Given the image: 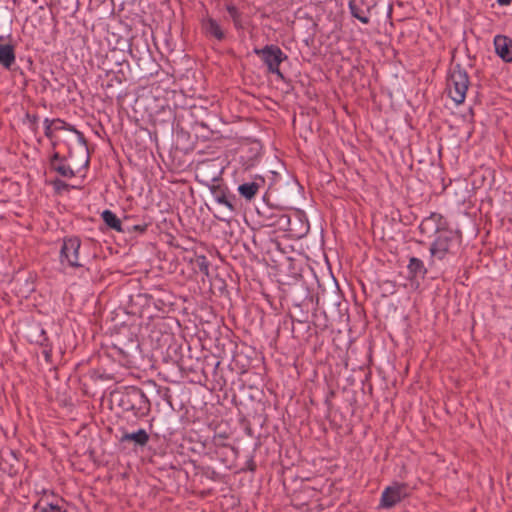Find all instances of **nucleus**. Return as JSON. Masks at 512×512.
Returning <instances> with one entry per match:
<instances>
[{
	"mask_svg": "<svg viewBox=\"0 0 512 512\" xmlns=\"http://www.w3.org/2000/svg\"><path fill=\"white\" fill-rule=\"evenodd\" d=\"M111 401L126 420L137 422L151 412V401L145 392L137 386H128L111 393Z\"/></svg>",
	"mask_w": 512,
	"mask_h": 512,
	"instance_id": "f257e3e1",
	"label": "nucleus"
},
{
	"mask_svg": "<svg viewBox=\"0 0 512 512\" xmlns=\"http://www.w3.org/2000/svg\"><path fill=\"white\" fill-rule=\"evenodd\" d=\"M174 321V318L167 319L160 315L149 319L145 325L140 326L142 345L149 348L153 354L163 350L175 338L170 324Z\"/></svg>",
	"mask_w": 512,
	"mask_h": 512,
	"instance_id": "f03ea898",
	"label": "nucleus"
},
{
	"mask_svg": "<svg viewBox=\"0 0 512 512\" xmlns=\"http://www.w3.org/2000/svg\"><path fill=\"white\" fill-rule=\"evenodd\" d=\"M318 289L315 296L316 308H324L330 313L341 315L345 301L336 279L333 277L326 284L318 283Z\"/></svg>",
	"mask_w": 512,
	"mask_h": 512,
	"instance_id": "7ed1b4c3",
	"label": "nucleus"
},
{
	"mask_svg": "<svg viewBox=\"0 0 512 512\" xmlns=\"http://www.w3.org/2000/svg\"><path fill=\"white\" fill-rule=\"evenodd\" d=\"M292 282L283 281L282 285H286L287 288L284 290L286 293L287 299L291 302L293 307H305L307 308H316L315 304V296L313 292L310 290L308 285L303 279L301 274H294V276L290 277Z\"/></svg>",
	"mask_w": 512,
	"mask_h": 512,
	"instance_id": "20e7f679",
	"label": "nucleus"
},
{
	"mask_svg": "<svg viewBox=\"0 0 512 512\" xmlns=\"http://www.w3.org/2000/svg\"><path fill=\"white\" fill-rule=\"evenodd\" d=\"M462 243V232L450 225L440 232L430 245L431 257L443 260L447 255L455 254Z\"/></svg>",
	"mask_w": 512,
	"mask_h": 512,
	"instance_id": "39448f33",
	"label": "nucleus"
},
{
	"mask_svg": "<svg viewBox=\"0 0 512 512\" xmlns=\"http://www.w3.org/2000/svg\"><path fill=\"white\" fill-rule=\"evenodd\" d=\"M470 81L467 71L456 64L450 70L446 83L448 96L458 105L465 101Z\"/></svg>",
	"mask_w": 512,
	"mask_h": 512,
	"instance_id": "423d86ee",
	"label": "nucleus"
},
{
	"mask_svg": "<svg viewBox=\"0 0 512 512\" xmlns=\"http://www.w3.org/2000/svg\"><path fill=\"white\" fill-rule=\"evenodd\" d=\"M224 166L219 158L205 159L197 163L195 167V179L198 183L207 187L222 182Z\"/></svg>",
	"mask_w": 512,
	"mask_h": 512,
	"instance_id": "0eeeda50",
	"label": "nucleus"
},
{
	"mask_svg": "<svg viewBox=\"0 0 512 512\" xmlns=\"http://www.w3.org/2000/svg\"><path fill=\"white\" fill-rule=\"evenodd\" d=\"M239 163L244 170H249L259 164L263 156V144L259 139L243 137L238 151Z\"/></svg>",
	"mask_w": 512,
	"mask_h": 512,
	"instance_id": "6e6552de",
	"label": "nucleus"
},
{
	"mask_svg": "<svg viewBox=\"0 0 512 512\" xmlns=\"http://www.w3.org/2000/svg\"><path fill=\"white\" fill-rule=\"evenodd\" d=\"M254 53L258 55L263 63L267 66L268 72L277 75L278 78L284 80V75L280 71L279 66L288 56L277 45L270 44L260 49H254Z\"/></svg>",
	"mask_w": 512,
	"mask_h": 512,
	"instance_id": "1a4fd4ad",
	"label": "nucleus"
},
{
	"mask_svg": "<svg viewBox=\"0 0 512 512\" xmlns=\"http://www.w3.org/2000/svg\"><path fill=\"white\" fill-rule=\"evenodd\" d=\"M80 248L81 239L78 236L64 237L59 254V261L61 265H66L71 268H80Z\"/></svg>",
	"mask_w": 512,
	"mask_h": 512,
	"instance_id": "9d476101",
	"label": "nucleus"
},
{
	"mask_svg": "<svg viewBox=\"0 0 512 512\" xmlns=\"http://www.w3.org/2000/svg\"><path fill=\"white\" fill-rule=\"evenodd\" d=\"M127 313L140 318H147L148 320L158 316L152 311L150 297L147 289L131 294L128 297Z\"/></svg>",
	"mask_w": 512,
	"mask_h": 512,
	"instance_id": "9b49d317",
	"label": "nucleus"
},
{
	"mask_svg": "<svg viewBox=\"0 0 512 512\" xmlns=\"http://www.w3.org/2000/svg\"><path fill=\"white\" fill-rule=\"evenodd\" d=\"M208 188L215 201L224 207L226 215L231 216L237 212L239 209V200L223 183V181L213 184Z\"/></svg>",
	"mask_w": 512,
	"mask_h": 512,
	"instance_id": "f8f14e48",
	"label": "nucleus"
},
{
	"mask_svg": "<svg viewBox=\"0 0 512 512\" xmlns=\"http://www.w3.org/2000/svg\"><path fill=\"white\" fill-rule=\"evenodd\" d=\"M120 68L117 71H107L106 77L108 78L106 84H102L106 91L108 98L116 97L119 101H122L126 97V93L120 90L119 87L127 80L126 71L123 65H119Z\"/></svg>",
	"mask_w": 512,
	"mask_h": 512,
	"instance_id": "ddd939ff",
	"label": "nucleus"
},
{
	"mask_svg": "<svg viewBox=\"0 0 512 512\" xmlns=\"http://www.w3.org/2000/svg\"><path fill=\"white\" fill-rule=\"evenodd\" d=\"M408 485L406 483L395 482L393 485L384 489L380 499V507L392 508L408 496Z\"/></svg>",
	"mask_w": 512,
	"mask_h": 512,
	"instance_id": "4468645a",
	"label": "nucleus"
},
{
	"mask_svg": "<svg viewBox=\"0 0 512 512\" xmlns=\"http://www.w3.org/2000/svg\"><path fill=\"white\" fill-rule=\"evenodd\" d=\"M449 225V221L442 214L433 212L422 220L419 231L424 236L432 237L437 236Z\"/></svg>",
	"mask_w": 512,
	"mask_h": 512,
	"instance_id": "2eb2a0df",
	"label": "nucleus"
},
{
	"mask_svg": "<svg viewBox=\"0 0 512 512\" xmlns=\"http://www.w3.org/2000/svg\"><path fill=\"white\" fill-rule=\"evenodd\" d=\"M20 453L15 450H8L0 455V470L10 477L20 474L25 468V462L20 459Z\"/></svg>",
	"mask_w": 512,
	"mask_h": 512,
	"instance_id": "dca6fc26",
	"label": "nucleus"
},
{
	"mask_svg": "<svg viewBox=\"0 0 512 512\" xmlns=\"http://www.w3.org/2000/svg\"><path fill=\"white\" fill-rule=\"evenodd\" d=\"M154 357L160 358L165 363L176 365L179 369H184V359L182 354V346L173 338L163 350L153 354Z\"/></svg>",
	"mask_w": 512,
	"mask_h": 512,
	"instance_id": "f3484780",
	"label": "nucleus"
},
{
	"mask_svg": "<svg viewBox=\"0 0 512 512\" xmlns=\"http://www.w3.org/2000/svg\"><path fill=\"white\" fill-rule=\"evenodd\" d=\"M103 359H111L117 362L121 367L132 368L137 366V361L140 357H130L126 354L125 349H121L115 345L107 346L103 349V353L100 355Z\"/></svg>",
	"mask_w": 512,
	"mask_h": 512,
	"instance_id": "a211bd4d",
	"label": "nucleus"
},
{
	"mask_svg": "<svg viewBox=\"0 0 512 512\" xmlns=\"http://www.w3.org/2000/svg\"><path fill=\"white\" fill-rule=\"evenodd\" d=\"M111 345L125 349L130 357H141V343L137 335L129 330L117 337Z\"/></svg>",
	"mask_w": 512,
	"mask_h": 512,
	"instance_id": "6ab92c4d",
	"label": "nucleus"
},
{
	"mask_svg": "<svg viewBox=\"0 0 512 512\" xmlns=\"http://www.w3.org/2000/svg\"><path fill=\"white\" fill-rule=\"evenodd\" d=\"M79 269V278L86 284H94L102 280L103 275L101 274V267L99 262L96 260V256L93 259L82 261Z\"/></svg>",
	"mask_w": 512,
	"mask_h": 512,
	"instance_id": "aec40b11",
	"label": "nucleus"
},
{
	"mask_svg": "<svg viewBox=\"0 0 512 512\" xmlns=\"http://www.w3.org/2000/svg\"><path fill=\"white\" fill-rule=\"evenodd\" d=\"M260 224L262 227H270L278 231H295L290 216L282 209H275V214L267 217L266 220H260Z\"/></svg>",
	"mask_w": 512,
	"mask_h": 512,
	"instance_id": "412c9836",
	"label": "nucleus"
},
{
	"mask_svg": "<svg viewBox=\"0 0 512 512\" xmlns=\"http://www.w3.org/2000/svg\"><path fill=\"white\" fill-rule=\"evenodd\" d=\"M120 431L122 432L121 437L119 438L120 444H126L131 443L133 444L134 449H143L147 446L152 432H147L143 428H139L136 431L129 432L124 428H121Z\"/></svg>",
	"mask_w": 512,
	"mask_h": 512,
	"instance_id": "4be33fe9",
	"label": "nucleus"
},
{
	"mask_svg": "<svg viewBox=\"0 0 512 512\" xmlns=\"http://www.w3.org/2000/svg\"><path fill=\"white\" fill-rule=\"evenodd\" d=\"M196 144L195 134L189 130H172V148L175 150L188 153Z\"/></svg>",
	"mask_w": 512,
	"mask_h": 512,
	"instance_id": "5701e85b",
	"label": "nucleus"
},
{
	"mask_svg": "<svg viewBox=\"0 0 512 512\" xmlns=\"http://www.w3.org/2000/svg\"><path fill=\"white\" fill-rule=\"evenodd\" d=\"M242 139L243 137H238L236 134H233L232 130H230V133L226 135H224L220 130L215 144H208L206 147L212 149H226L230 152H237L240 146V140Z\"/></svg>",
	"mask_w": 512,
	"mask_h": 512,
	"instance_id": "b1692460",
	"label": "nucleus"
},
{
	"mask_svg": "<svg viewBox=\"0 0 512 512\" xmlns=\"http://www.w3.org/2000/svg\"><path fill=\"white\" fill-rule=\"evenodd\" d=\"M407 271L408 279L411 282L416 281L417 285H419L421 280L425 279L428 272L424 262L420 258L415 256L409 258Z\"/></svg>",
	"mask_w": 512,
	"mask_h": 512,
	"instance_id": "393cba45",
	"label": "nucleus"
},
{
	"mask_svg": "<svg viewBox=\"0 0 512 512\" xmlns=\"http://www.w3.org/2000/svg\"><path fill=\"white\" fill-rule=\"evenodd\" d=\"M229 436L230 434L226 431L215 432L211 439L209 450L213 452L217 457H219L221 450H227L232 455H236L237 450L230 444L226 443V440L229 438Z\"/></svg>",
	"mask_w": 512,
	"mask_h": 512,
	"instance_id": "a878e982",
	"label": "nucleus"
},
{
	"mask_svg": "<svg viewBox=\"0 0 512 512\" xmlns=\"http://www.w3.org/2000/svg\"><path fill=\"white\" fill-rule=\"evenodd\" d=\"M494 46L496 54L504 62H512V38L505 35H496L494 37Z\"/></svg>",
	"mask_w": 512,
	"mask_h": 512,
	"instance_id": "bb28decb",
	"label": "nucleus"
},
{
	"mask_svg": "<svg viewBox=\"0 0 512 512\" xmlns=\"http://www.w3.org/2000/svg\"><path fill=\"white\" fill-rule=\"evenodd\" d=\"M16 61L15 46L11 43H5L4 38L0 37V65L6 70H12Z\"/></svg>",
	"mask_w": 512,
	"mask_h": 512,
	"instance_id": "cd10ccee",
	"label": "nucleus"
},
{
	"mask_svg": "<svg viewBox=\"0 0 512 512\" xmlns=\"http://www.w3.org/2000/svg\"><path fill=\"white\" fill-rule=\"evenodd\" d=\"M65 500L60 498L56 502L48 501L47 498L41 497L32 507L33 512H67L64 507Z\"/></svg>",
	"mask_w": 512,
	"mask_h": 512,
	"instance_id": "c85d7f7f",
	"label": "nucleus"
},
{
	"mask_svg": "<svg viewBox=\"0 0 512 512\" xmlns=\"http://www.w3.org/2000/svg\"><path fill=\"white\" fill-rule=\"evenodd\" d=\"M201 28L204 34L208 37H213L218 41H223L225 39V32L218 21L212 17L202 19Z\"/></svg>",
	"mask_w": 512,
	"mask_h": 512,
	"instance_id": "c756f323",
	"label": "nucleus"
},
{
	"mask_svg": "<svg viewBox=\"0 0 512 512\" xmlns=\"http://www.w3.org/2000/svg\"><path fill=\"white\" fill-rule=\"evenodd\" d=\"M149 117L151 125H153L154 127L159 126L160 128H168L170 126L173 127L175 121V117L171 109L159 110L156 111L154 114L150 113Z\"/></svg>",
	"mask_w": 512,
	"mask_h": 512,
	"instance_id": "7c9ffc66",
	"label": "nucleus"
},
{
	"mask_svg": "<svg viewBox=\"0 0 512 512\" xmlns=\"http://www.w3.org/2000/svg\"><path fill=\"white\" fill-rule=\"evenodd\" d=\"M264 178L256 176L254 181L245 182L238 186V192L241 197L251 201L257 194L259 188L264 184Z\"/></svg>",
	"mask_w": 512,
	"mask_h": 512,
	"instance_id": "2f4dec72",
	"label": "nucleus"
},
{
	"mask_svg": "<svg viewBox=\"0 0 512 512\" xmlns=\"http://www.w3.org/2000/svg\"><path fill=\"white\" fill-rule=\"evenodd\" d=\"M50 168L65 178H71L75 176L73 169L69 165L65 164V158L61 157L58 152H55L51 156Z\"/></svg>",
	"mask_w": 512,
	"mask_h": 512,
	"instance_id": "473e14b6",
	"label": "nucleus"
},
{
	"mask_svg": "<svg viewBox=\"0 0 512 512\" xmlns=\"http://www.w3.org/2000/svg\"><path fill=\"white\" fill-rule=\"evenodd\" d=\"M349 9L351 15L361 23L368 24L370 22V8L365 5L363 0H350Z\"/></svg>",
	"mask_w": 512,
	"mask_h": 512,
	"instance_id": "72a5a7b5",
	"label": "nucleus"
},
{
	"mask_svg": "<svg viewBox=\"0 0 512 512\" xmlns=\"http://www.w3.org/2000/svg\"><path fill=\"white\" fill-rule=\"evenodd\" d=\"M177 298L175 295L167 296L163 299L151 303L152 311L157 315L163 316L175 311Z\"/></svg>",
	"mask_w": 512,
	"mask_h": 512,
	"instance_id": "f704fd0d",
	"label": "nucleus"
},
{
	"mask_svg": "<svg viewBox=\"0 0 512 512\" xmlns=\"http://www.w3.org/2000/svg\"><path fill=\"white\" fill-rule=\"evenodd\" d=\"M125 137L134 140L139 146L146 147V140L157 141V130H131L130 133L126 131Z\"/></svg>",
	"mask_w": 512,
	"mask_h": 512,
	"instance_id": "c9c22d12",
	"label": "nucleus"
},
{
	"mask_svg": "<svg viewBox=\"0 0 512 512\" xmlns=\"http://www.w3.org/2000/svg\"><path fill=\"white\" fill-rule=\"evenodd\" d=\"M316 310L317 308L293 307L291 314L293 324L303 326L307 332H310L309 314Z\"/></svg>",
	"mask_w": 512,
	"mask_h": 512,
	"instance_id": "e433bc0d",
	"label": "nucleus"
},
{
	"mask_svg": "<svg viewBox=\"0 0 512 512\" xmlns=\"http://www.w3.org/2000/svg\"><path fill=\"white\" fill-rule=\"evenodd\" d=\"M27 338L31 343H35L40 347L47 346L51 344L49 337L47 336L46 331L38 324L34 327H31L27 331Z\"/></svg>",
	"mask_w": 512,
	"mask_h": 512,
	"instance_id": "4c0bfd02",
	"label": "nucleus"
},
{
	"mask_svg": "<svg viewBox=\"0 0 512 512\" xmlns=\"http://www.w3.org/2000/svg\"><path fill=\"white\" fill-rule=\"evenodd\" d=\"M100 216L106 226V229L121 233V229L123 228L122 218H119L113 211L109 209L102 211Z\"/></svg>",
	"mask_w": 512,
	"mask_h": 512,
	"instance_id": "58836bf2",
	"label": "nucleus"
},
{
	"mask_svg": "<svg viewBox=\"0 0 512 512\" xmlns=\"http://www.w3.org/2000/svg\"><path fill=\"white\" fill-rule=\"evenodd\" d=\"M118 372L113 369H105L103 367L92 369L89 371V376L92 380H109V381H117Z\"/></svg>",
	"mask_w": 512,
	"mask_h": 512,
	"instance_id": "ea45409f",
	"label": "nucleus"
},
{
	"mask_svg": "<svg viewBox=\"0 0 512 512\" xmlns=\"http://www.w3.org/2000/svg\"><path fill=\"white\" fill-rule=\"evenodd\" d=\"M150 302L153 303L155 301H158L160 299H163L167 296L174 295L167 287L165 286H152L150 288H147Z\"/></svg>",
	"mask_w": 512,
	"mask_h": 512,
	"instance_id": "a19ab883",
	"label": "nucleus"
},
{
	"mask_svg": "<svg viewBox=\"0 0 512 512\" xmlns=\"http://www.w3.org/2000/svg\"><path fill=\"white\" fill-rule=\"evenodd\" d=\"M225 8L230 17L232 18L234 27L236 29H242V13L239 11V9L232 2L227 3L225 5Z\"/></svg>",
	"mask_w": 512,
	"mask_h": 512,
	"instance_id": "79ce46f5",
	"label": "nucleus"
},
{
	"mask_svg": "<svg viewBox=\"0 0 512 512\" xmlns=\"http://www.w3.org/2000/svg\"><path fill=\"white\" fill-rule=\"evenodd\" d=\"M200 131H201V133L195 134L196 143L208 142L209 144H215V142L217 140L218 133L220 132V130H200Z\"/></svg>",
	"mask_w": 512,
	"mask_h": 512,
	"instance_id": "37998d69",
	"label": "nucleus"
},
{
	"mask_svg": "<svg viewBox=\"0 0 512 512\" xmlns=\"http://www.w3.org/2000/svg\"><path fill=\"white\" fill-rule=\"evenodd\" d=\"M292 227L295 229V231L290 233L297 238L305 236L310 228L309 222L307 220L303 222L300 218H297V220L292 223Z\"/></svg>",
	"mask_w": 512,
	"mask_h": 512,
	"instance_id": "c03bdc74",
	"label": "nucleus"
},
{
	"mask_svg": "<svg viewBox=\"0 0 512 512\" xmlns=\"http://www.w3.org/2000/svg\"><path fill=\"white\" fill-rule=\"evenodd\" d=\"M192 264L194 265V269H198L199 272L202 274L208 276L209 275V266L210 263L206 256L199 255L196 256L195 260L192 261Z\"/></svg>",
	"mask_w": 512,
	"mask_h": 512,
	"instance_id": "a18cd8bd",
	"label": "nucleus"
},
{
	"mask_svg": "<svg viewBox=\"0 0 512 512\" xmlns=\"http://www.w3.org/2000/svg\"><path fill=\"white\" fill-rule=\"evenodd\" d=\"M138 221L139 220L134 215H125L122 218V227L123 228L121 229V233L132 234L133 233V229H134V225Z\"/></svg>",
	"mask_w": 512,
	"mask_h": 512,
	"instance_id": "49530a36",
	"label": "nucleus"
},
{
	"mask_svg": "<svg viewBox=\"0 0 512 512\" xmlns=\"http://www.w3.org/2000/svg\"><path fill=\"white\" fill-rule=\"evenodd\" d=\"M155 391L157 395L165 401L170 408L174 409L172 405V395L169 387L155 385Z\"/></svg>",
	"mask_w": 512,
	"mask_h": 512,
	"instance_id": "de8ad7c7",
	"label": "nucleus"
},
{
	"mask_svg": "<svg viewBox=\"0 0 512 512\" xmlns=\"http://www.w3.org/2000/svg\"><path fill=\"white\" fill-rule=\"evenodd\" d=\"M158 432L154 433L156 437L162 436L164 439L171 438L176 430L173 427L167 426V425H161L158 427Z\"/></svg>",
	"mask_w": 512,
	"mask_h": 512,
	"instance_id": "09e8293b",
	"label": "nucleus"
},
{
	"mask_svg": "<svg viewBox=\"0 0 512 512\" xmlns=\"http://www.w3.org/2000/svg\"><path fill=\"white\" fill-rule=\"evenodd\" d=\"M51 184L55 190L56 193H61L62 191H68L70 188V185L67 184L65 181L55 178L51 181Z\"/></svg>",
	"mask_w": 512,
	"mask_h": 512,
	"instance_id": "8fccbe9b",
	"label": "nucleus"
},
{
	"mask_svg": "<svg viewBox=\"0 0 512 512\" xmlns=\"http://www.w3.org/2000/svg\"><path fill=\"white\" fill-rule=\"evenodd\" d=\"M202 473L208 479L213 480V481H219L220 478H221L220 474L215 469H213L210 466H207V467L203 468L202 469Z\"/></svg>",
	"mask_w": 512,
	"mask_h": 512,
	"instance_id": "3c124183",
	"label": "nucleus"
},
{
	"mask_svg": "<svg viewBox=\"0 0 512 512\" xmlns=\"http://www.w3.org/2000/svg\"><path fill=\"white\" fill-rule=\"evenodd\" d=\"M42 355L45 359V362L47 364H53V359H52V343L47 345V346H44L42 347Z\"/></svg>",
	"mask_w": 512,
	"mask_h": 512,
	"instance_id": "603ef678",
	"label": "nucleus"
},
{
	"mask_svg": "<svg viewBox=\"0 0 512 512\" xmlns=\"http://www.w3.org/2000/svg\"><path fill=\"white\" fill-rule=\"evenodd\" d=\"M335 395H336V393H335L334 390H329V392L326 395L324 403L327 406V416L330 415V413H331V411L333 409L332 398H334Z\"/></svg>",
	"mask_w": 512,
	"mask_h": 512,
	"instance_id": "864d4df0",
	"label": "nucleus"
},
{
	"mask_svg": "<svg viewBox=\"0 0 512 512\" xmlns=\"http://www.w3.org/2000/svg\"><path fill=\"white\" fill-rule=\"evenodd\" d=\"M149 224L144 220L138 221L134 225L133 233L143 234L147 231Z\"/></svg>",
	"mask_w": 512,
	"mask_h": 512,
	"instance_id": "5fc2aeb1",
	"label": "nucleus"
},
{
	"mask_svg": "<svg viewBox=\"0 0 512 512\" xmlns=\"http://www.w3.org/2000/svg\"><path fill=\"white\" fill-rule=\"evenodd\" d=\"M431 169H432V176L435 177L437 180H440L441 182H443L444 178L442 177L441 167L432 164Z\"/></svg>",
	"mask_w": 512,
	"mask_h": 512,
	"instance_id": "6e6d98bb",
	"label": "nucleus"
},
{
	"mask_svg": "<svg viewBox=\"0 0 512 512\" xmlns=\"http://www.w3.org/2000/svg\"><path fill=\"white\" fill-rule=\"evenodd\" d=\"M53 123L61 124V126H55L54 128H66V127L64 126V122L60 121L59 119H57V120H52L51 122H50L47 118L44 120V125H45V128H47V129H50V128H51V125H52ZM68 128H74V127H73V126H69Z\"/></svg>",
	"mask_w": 512,
	"mask_h": 512,
	"instance_id": "4d7b16f0",
	"label": "nucleus"
},
{
	"mask_svg": "<svg viewBox=\"0 0 512 512\" xmlns=\"http://www.w3.org/2000/svg\"><path fill=\"white\" fill-rule=\"evenodd\" d=\"M275 214V209L270 207L264 209L263 211H259L260 220H266L267 217L273 216Z\"/></svg>",
	"mask_w": 512,
	"mask_h": 512,
	"instance_id": "13d9d810",
	"label": "nucleus"
},
{
	"mask_svg": "<svg viewBox=\"0 0 512 512\" xmlns=\"http://www.w3.org/2000/svg\"><path fill=\"white\" fill-rule=\"evenodd\" d=\"M257 469V465H256V462L254 461V458L253 456H251L247 461H246V467L244 470L246 471H250V472H255Z\"/></svg>",
	"mask_w": 512,
	"mask_h": 512,
	"instance_id": "bf43d9fd",
	"label": "nucleus"
},
{
	"mask_svg": "<svg viewBox=\"0 0 512 512\" xmlns=\"http://www.w3.org/2000/svg\"><path fill=\"white\" fill-rule=\"evenodd\" d=\"M146 97L143 94H139L135 100V106L138 108L145 107Z\"/></svg>",
	"mask_w": 512,
	"mask_h": 512,
	"instance_id": "052dcab7",
	"label": "nucleus"
},
{
	"mask_svg": "<svg viewBox=\"0 0 512 512\" xmlns=\"http://www.w3.org/2000/svg\"><path fill=\"white\" fill-rule=\"evenodd\" d=\"M272 249L281 251L280 243L277 240H270L268 251L270 252Z\"/></svg>",
	"mask_w": 512,
	"mask_h": 512,
	"instance_id": "680f3d73",
	"label": "nucleus"
},
{
	"mask_svg": "<svg viewBox=\"0 0 512 512\" xmlns=\"http://www.w3.org/2000/svg\"><path fill=\"white\" fill-rule=\"evenodd\" d=\"M72 131L77 134V137H78L80 142H82L84 145L87 144V141H86V139L84 137V134L80 130H72Z\"/></svg>",
	"mask_w": 512,
	"mask_h": 512,
	"instance_id": "e2e57ef3",
	"label": "nucleus"
},
{
	"mask_svg": "<svg viewBox=\"0 0 512 512\" xmlns=\"http://www.w3.org/2000/svg\"><path fill=\"white\" fill-rule=\"evenodd\" d=\"M292 332H293V333H296V332H298V333H299V332L308 333V332L306 331L305 327H303V326H299V325L296 327V326H295V324H293Z\"/></svg>",
	"mask_w": 512,
	"mask_h": 512,
	"instance_id": "0e129e2a",
	"label": "nucleus"
},
{
	"mask_svg": "<svg viewBox=\"0 0 512 512\" xmlns=\"http://www.w3.org/2000/svg\"><path fill=\"white\" fill-rule=\"evenodd\" d=\"M55 131L56 130H44V133L48 139L52 140L55 136Z\"/></svg>",
	"mask_w": 512,
	"mask_h": 512,
	"instance_id": "69168bd1",
	"label": "nucleus"
},
{
	"mask_svg": "<svg viewBox=\"0 0 512 512\" xmlns=\"http://www.w3.org/2000/svg\"><path fill=\"white\" fill-rule=\"evenodd\" d=\"M512 0H497V3L500 5V6H507L509 4H511Z\"/></svg>",
	"mask_w": 512,
	"mask_h": 512,
	"instance_id": "338daca9",
	"label": "nucleus"
},
{
	"mask_svg": "<svg viewBox=\"0 0 512 512\" xmlns=\"http://www.w3.org/2000/svg\"><path fill=\"white\" fill-rule=\"evenodd\" d=\"M93 132L98 135L99 137H102L101 133L105 134L106 135V130H98V129H95L93 130Z\"/></svg>",
	"mask_w": 512,
	"mask_h": 512,
	"instance_id": "774afa93",
	"label": "nucleus"
}]
</instances>
